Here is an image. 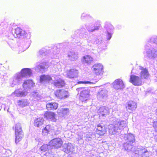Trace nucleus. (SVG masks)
<instances>
[{
	"mask_svg": "<svg viewBox=\"0 0 157 157\" xmlns=\"http://www.w3.org/2000/svg\"><path fill=\"white\" fill-rule=\"evenodd\" d=\"M79 94L78 98L79 100L82 102H85L89 98L90 96V91L88 89L79 87L76 89Z\"/></svg>",
	"mask_w": 157,
	"mask_h": 157,
	"instance_id": "1",
	"label": "nucleus"
},
{
	"mask_svg": "<svg viewBox=\"0 0 157 157\" xmlns=\"http://www.w3.org/2000/svg\"><path fill=\"white\" fill-rule=\"evenodd\" d=\"M14 128L15 135V142L17 144L21 140L23 137L24 134L20 124H16Z\"/></svg>",
	"mask_w": 157,
	"mask_h": 157,
	"instance_id": "2",
	"label": "nucleus"
},
{
	"mask_svg": "<svg viewBox=\"0 0 157 157\" xmlns=\"http://www.w3.org/2000/svg\"><path fill=\"white\" fill-rule=\"evenodd\" d=\"M63 142L60 138H55L50 141L49 145L53 147L54 148L58 149L60 148L63 145Z\"/></svg>",
	"mask_w": 157,
	"mask_h": 157,
	"instance_id": "3",
	"label": "nucleus"
},
{
	"mask_svg": "<svg viewBox=\"0 0 157 157\" xmlns=\"http://www.w3.org/2000/svg\"><path fill=\"white\" fill-rule=\"evenodd\" d=\"M55 96L60 99H63L69 96L68 92L63 89L56 90L54 92Z\"/></svg>",
	"mask_w": 157,
	"mask_h": 157,
	"instance_id": "4",
	"label": "nucleus"
},
{
	"mask_svg": "<svg viewBox=\"0 0 157 157\" xmlns=\"http://www.w3.org/2000/svg\"><path fill=\"white\" fill-rule=\"evenodd\" d=\"M129 82L136 86H141L144 82L140 77L133 75L130 76Z\"/></svg>",
	"mask_w": 157,
	"mask_h": 157,
	"instance_id": "5",
	"label": "nucleus"
},
{
	"mask_svg": "<svg viewBox=\"0 0 157 157\" xmlns=\"http://www.w3.org/2000/svg\"><path fill=\"white\" fill-rule=\"evenodd\" d=\"M106 128L103 124H99L97 125L96 132L100 136H103L106 132Z\"/></svg>",
	"mask_w": 157,
	"mask_h": 157,
	"instance_id": "6",
	"label": "nucleus"
},
{
	"mask_svg": "<svg viewBox=\"0 0 157 157\" xmlns=\"http://www.w3.org/2000/svg\"><path fill=\"white\" fill-rule=\"evenodd\" d=\"M27 34L25 31L23 30L20 28H17L14 29L13 35L15 37L20 38L21 36L26 37Z\"/></svg>",
	"mask_w": 157,
	"mask_h": 157,
	"instance_id": "7",
	"label": "nucleus"
},
{
	"mask_svg": "<svg viewBox=\"0 0 157 157\" xmlns=\"http://www.w3.org/2000/svg\"><path fill=\"white\" fill-rule=\"evenodd\" d=\"M56 114L53 112L46 111L44 114V117L46 120L53 121H56Z\"/></svg>",
	"mask_w": 157,
	"mask_h": 157,
	"instance_id": "8",
	"label": "nucleus"
},
{
	"mask_svg": "<svg viewBox=\"0 0 157 157\" xmlns=\"http://www.w3.org/2000/svg\"><path fill=\"white\" fill-rule=\"evenodd\" d=\"M113 88L117 90L121 89L124 87L123 81L120 79H117L115 80L113 83Z\"/></svg>",
	"mask_w": 157,
	"mask_h": 157,
	"instance_id": "9",
	"label": "nucleus"
},
{
	"mask_svg": "<svg viewBox=\"0 0 157 157\" xmlns=\"http://www.w3.org/2000/svg\"><path fill=\"white\" fill-rule=\"evenodd\" d=\"M35 83L32 80H27L24 82L22 87L24 90L29 89L33 87Z\"/></svg>",
	"mask_w": 157,
	"mask_h": 157,
	"instance_id": "10",
	"label": "nucleus"
},
{
	"mask_svg": "<svg viewBox=\"0 0 157 157\" xmlns=\"http://www.w3.org/2000/svg\"><path fill=\"white\" fill-rule=\"evenodd\" d=\"M137 107L136 103L133 101H129L126 104L125 108L127 110H134Z\"/></svg>",
	"mask_w": 157,
	"mask_h": 157,
	"instance_id": "11",
	"label": "nucleus"
},
{
	"mask_svg": "<svg viewBox=\"0 0 157 157\" xmlns=\"http://www.w3.org/2000/svg\"><path fill=\"white\" fill-rule=\"evenodd\" d=\"M58 104L56 102L48 103L46 104V108L48 110H55L58 108Z\"/></svg>",
	"mask_w": 157,
	"mask_h": 157,
	"instance_id": "12",
	"label": "nucleus"
},
{
	"mask_svg": "<svg viewBox=\"0 0 157 157\" xmlns=\"http://www.w3.org/2000/svg\"><path fill=\"white\" fill-rule=\"evenodd\" d=\"M93 60V58L91 56L88 55L83 56L81 59V61L82 63L87 64L90 63Z\"/></svg>",
	"mask_w": 157,
	"mask_h": 157,
	"instance_id": "13",
	"label": "nucleus"
},
{
	"mask_svg": "<svg viewBox=\"0 0 157 157\" xmlns=\"http://www.w3.org/2000/svg\"><path fill=\"white\" fill-rule=\"evenodd\" d=\"M140 77L141 80L144 81V79H148L150 77V75L147 69H144L142 70L140 74Z\"/></svg>",
	"mask_w": 157,
	"mask_h": 157,
	"instance_id": "14",
	"label": "nucleus"
},
{
	"mask_svg": "<svg viewBox=\"0 0 157 157\" xmlns=\"http://www.w3.org/2000/svg\"><path fill=\"white\" fill-rule=\"evenodd\" d=\"M44 121V120L42 118H36L34 120V126L35 127L39 128L43 124Z\"/></svg>",
	"mask_w": 157,
	"mask_h": 157,
	"instance_id": "15",
	"label": "nucleus"
},
{
	"mask_svg": "<svg viewBox=\"0 0 157 157\" xmlns=\"http://www.w3.org/2000/svg\"><path fill=\"white\" fill-rule=\"evenodd\" d=\"M40 81L41 82H49L52 81L51 77L48 75H42L40 77Z\"/></svg>",
	"mask_w": 157,
	"mask_h": 157,
	"instance_id": "16",
	"label": "nucleus"
},
{
	"mask_svg": "<svg viewBox=\"0 0 157 157\" xmlns=\"http://www.w3.org/2000/svg\"><path fill=\"white\" fill-rule=\"evenodd\" d=\"M52 130L51 125L50 124L47 125L42 129V134L44 136L47 135Z\"/></svg>",
	"mask_w": 157,
	"mask_h": 157,
	"instance_id": "17",
	"label": "nucleus"
},
{
	"mask_svg": "<svg viewBox=\"0 0 157 157\" xmlns=\"http://www.w3.org/2000/svg\"><path fill=\"white\" fill-rule=\"evenodd\" d=\"M54 86L58 88H61L63 86L65 85L64 81L61 79H59L53 82Z\"/></svg>",
	"mask_w": 157,
	"mask_h": 157,
	"instance_id": "18",
	"label": "nucleus"
},
{
	"mask_svg": "<svg viewBox=\"0 0 157 157\" xmlns=\"http://www.w3.org/2000/svg\"><path fill=\"white\" fill-rule=\"evenodd\" d=\"M100 113L103 116L108 115L109 113V109L105 107H103L100 109Z\"/></svg>",
	"mask_w": 157,
	"mask_h": 157,
	"instance_id": "19",
	"label": "nucleus"
},
{
	"mask_svg": "<svg viewBox=\"0 0 157 157\" xmlns=\"http://www.w3.org/2000/svg\"><path fill=\"white\" fill-rule=\"evenodd\" d=\"M78 71L77 70L72 71L70 70L67 73V75L70 78H74L78 74Z\"/></svg>",
	"mask_w": 157,
	"mask_h": 157,
	"instance_id": "20",
	"label": "nucleus"
},
{
	"mask_svg": "<svg viewBox=\"0 0 157 157\" xmlns=\"http://www.w3.org/2000/svg\"><path fill=\"white\" fill-rule=\"evenodd\" d=\"M57 111L58 113L64 115L67 114L68 113L69 109L67 108H62L58 109Z\"/></svg>",
	"mask_w": 157,
	"mask_h": 157,
	"instance_id": "21",
	"label": "nucleus"
},
{
	"mask_svg": "<svg viewBox=\"0 0 157 157\" xmlns=\"http://www.w3.org/2000/svg\"><path fill=\"white\" fill-rule=\"evenodd\" d=\"M71 147L70 145H67L66 147L64 148L63 150L66 153L68 154L71 152Z\"/></svg>",
	"mask_w": 157,
	"mask_h": 157,
	"instance_id": "22",
	"label": "nucleus"
},
{
	"mask_svg": "<svg viewBox=\"0 0 157 157\" xmlns=\"http://www.w3.org/2000/svg\"><path fill=\"white\" fill-rule=\"evenodd\" d=\"M26 95V94L24 91H19L16 94V96L18 97H24Z\"/></svg>",
	"mask_w": 157,
	"mask_h": 157,
	"instance_id": "23",
	"label": "nucleus"
},
{
	"mask_svg": "<svg viewBox=\"0 0 157 157\" xmlns=\"http://www.w3.org/2000/svg\"><path fill=\"white\" fill-rule=\"evenodd\" d=\"M125 122L124 121H121L118 122L117 124V127L119 128L123 127L125 126Z\"/></svg>",
	"mask_w": 157,
	"mask_h": 157,
	"instance_id": "24",
	"label": "nucleus"
},
{
	"mask_svg": "<svg viewBox=\"0 0 157 157\" xmlns=\"http://www.w3.org/2000/svg\"><path fill=\"white\" fill-rule=\"evenodd\" d=\"M94 69H102L103 68V65L100 63L96 64L94 65L93 66Z\"/></svg>",
	"mask_w": 157,
	"mask_h": 157,
	"instance_id": "25",
	"label": "nucleus"
},
{
	"mask_svg": "<svg viewBox=\"0 0 157 157\" xmlns=\"http://www.w3.org/2000/svg\"><path fill=\"white\" fill-rule=\"evenodd\" d=\"M97 81L95 82H91L90 81H79L78 82V84H94L97 82Z\"/></svg>",
	"mask_w": 157,
	"mask_h": 157,
	"instance_id": "26",
	"label": "nucleus"
},
{
	"mask_svg": "<svg viewBox=\"0 0 157 157\" xmlns=\"http://www.w3.org/2000/svg\"><path fill=\"white\" fill-rule=\"evenodd\" d=\"M48 149L47 145H44L42 146L40 148V150L43 151H45L47 150Z\"/></svg>",
	"mask_w": 157,
	"mask_h": 157,
	"instance_id": "27",
	"label": "nucleus"
},
{
	"mask_svg": "<svg viewBox=\"0 0 157 157\" xmlns=\"http://www.w3.org/2000/svg\"><path fill=\"white\" fill-rule=\"evenodd\" d=\"M152 125L155 131V132H157V121L153 122Z\"/></svg>",
	"mask_w": 157,
	"mask_h": 157,
	"instance_id": "28",
	"label": "nucleus"
},
{
	"mask_svg": "<svg viewBox=\"0 0 157 157\" xmlns=\"http://www.w3.org/2000/svg\"><path fill=\"white\" fill-rule=\"evenodd\" d=\"M72 58L71 59L72 61H74L76 60L77 58H78V57L77 55H73L72 56Z\"/></svg>",
	"mask_w": 157,
	"mask_h": 157,
	"instance_id": "29",
	"label": "nucleus"
},
{
	"mask_svg": "<svg viewBox=\"0 0 157 157\" xmlns=\"http://www.w3.org/2000/svg\"><path fill=\"white\" fill-rule=\"evenodd\" d=\"M132 139L131 140L129 141V143L128 144H131L135 142V140L134 137L133 136H132Z\"/></svg>",
	"mask_w": 157,
	"mask_h": 157,
	"instance_id": "30",
	"label": "nucleus"
},
{
	"mask_svg": "<svg viewBox=\"0 0 157 157\" xmlns=\"http://www.w3.org/2000/svg\"><path fill=\"white\" fill-rule=\"evenodd\" d=\"M106 36L107 39L108 40H109L111 38L112 35L110 33H108L107 34Z\"/></svg>",
	"mask_w": 157,
	"mask_h": 157,
	"instance_id": "31",
	"label": "nucleus"
},
{
	"mask_svg": "<svg viewBox=\"0 0 157 157\" xmlns=\"http://www.w3.org/2000/svg\"><path fill=\"white\" fill-rule=\"evenodd\" d=\"M25 70V69H22V71H23V70ZM26 70H27V73H28V75H29V76H30V75H31V72H30V70L31 69H26Z\"/></svg>",
	"mask_w": 157,
	"mask_h": 157,
	"instance_id": "32",
	"label": "nucleus"
},
{
	"mask_svg": "<svg viewBox=\"0 0 157 157\" xmlns=\"http://www.w3.org/2000/svg\"><path fill=\"white\" fill-rule=\"evenodd\" d=\"M99 27H97L96 28L94 29V30H98L99 29Z\"/></svg>",
	"mask_w": 157,
	"mask_h": 157,
	"instance_id": "33",
	"label": "nucleus"
},
{
	"mask_svg": "<svg viewBox=\"0 0 157 157\" xmlns=\"http://www.w3.org/2000/svg\"><path fill=\"white\" fill-rule=\"evenodd\" d=\"M156 115L157 116V109L156 110Z\"/></svg>",
	"mask_w": 157,
	"mask_h": 157,
	"instance_id": "34",
	"label": "nucleus"
},
{
	"mask_svg": "<svg viewBox=\"0 0 157 157\" xmlns=\"http://www.w3.org/2000/svg\"><path fill=\"white\" fill-rule=\"evenodd\" d=\"M21 102V100L19 101V102Z\"/></svg>",
	"mask_w": 157,
	"mask_h": 157,
	"instance_id": "35",
	"label": "nucleus"
},
{
	"mask_svg": "<svg viewBox=\"0 0 157 157\" xmlns=\"http://www.w3.org/2000/svg\"><path fill=\"white\" fill-rule=\"evenodd\" d=\"M3 147L2 148H1V150H3Z\"/></svg>",
	"mask_w": 157,
	"mask_h": 157,
	"instance_id": "36",
	"label": "nucleus"
},
{
	"mask_svg": "<svg viewBox=\"0 0 157 157\" xmlns=\"http://www.w3.org/2000/svg\"><path fill=\"white\" fill-rule=\"evenodd\" d=\"M24 69H28V68H24Z\"/></svg>",
	"mask_w": 157,
	"mask_h": 157,
	"instance_id": "37",
	"label": "nucleus"
}]
</instances>
